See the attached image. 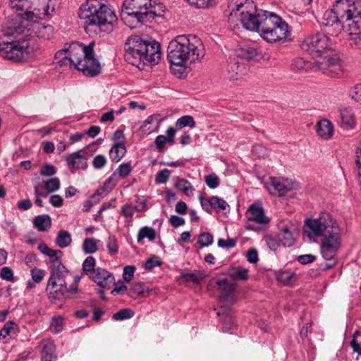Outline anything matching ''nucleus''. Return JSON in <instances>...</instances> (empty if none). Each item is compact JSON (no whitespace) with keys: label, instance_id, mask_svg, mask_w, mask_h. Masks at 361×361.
Segmentation results:
<instances>
[{"label":"nucleus","instance_id":"obj_1","mask_svg":"<svg viewBox=\"0 0 361 361\" xmlns=\"http://www.w3.org/2000/svg\"><path fill=\"white\" fill-rule=\"evenodd\" d=\"M231 15L240 13V20L245 29L256 31L267 42L273 43L288 37V25L274 13L257 8L251 0H229Z\"/></svg>","mask_w":361,"mask_h":361},{"label":"nucleus","instance_id":"obj_2","mask_svg":"<svg viewBox=\"0 0 361 361\" xmlns=\"http://www.w3.org/2000/svg\"><path fill=\"white\" fill-rule=\"evenodd\" d=\"M45 3L30 0H10V7L16 11V16L8 17L4 22L2 31L5 37H18L31 32L32 22L35 19L49 18L57 8V2Z\"/></svg>","mask_w":361,"mask_h":361},{"label":"nucleus","instance_id":"obj_3","mask_svg":"<svg viewBox=\"0 0 361 361\" xmlns=\"http://www.w3.org/2000/svg\"><path fill=\"white\" fill-rule=\"evenodd\" d=\"M205 54L204 44L195 35H180L173 39L168 45L167 58L173 71L184 72L188 63L200 61Z\"/></svg>","mask_w":361,"mask_h":361},{"label":"nucleus","instance_id":"obj_4","mask_svg":"<svg viewBox=\"0 0 361 361\" xmlns=\"http://www.w3.org/2000/svg\"><path fill=\"white\" fill-rule=\"evenodd\" d=\"M348 27V32H361V8L352 0H337L333 8L323 15L322 24L328 28L327 32L337 35Z\"/></svg>","mask_w":361,"mask_h":361},{"label":"nucleus","instance_id":"obj_5","mask_svg":"<svg viewBox=\"0 0 361 361\" xmlns=\"http://www.w3.org/2000/svg\"><path fill=\"white\" fill-rule=\"evenodd\" d=\"M303 238L310 243L319 244L320 248H338L341 243L340 228L327 212H322L317 218L305 220Z\"/></svg>","mask_w":361,"mask_h":361},{"label":"nucleus","instance_id":"obj_6","mask_svg":"<svg viewBox=\"0 0 361 361\" xmlns=\"http://www.w3.org/2000/svg\"><path fill=\"white\" fill-rule=\"evenodd\" d=\"M126 61L140 70L158 63L161 59L160 44L156 41L145 40L140 36L129 37L124 46Z\"/></svg>","mask_w":361,"mask_h":361},{"label":"nucleus","instance_id":"obj_7","mask_svg":"<svg viewBox=\"0 0 361 361\" xmlns=\"http://www.w3.org/2000/svg\"><path fill=\"white\" fill-rule=\"evenodd\" d=\"M78 16L85 20L87 27H94V32H110L117 21L116 16L109 6L100 0H87L80 6Z\"/></svg>","mask_w":361,"mask_h":361},{"label":"nucleus","instance_id":"obj_8","mask_svg":"<svg viewBox=\"0 0 361 361\" xmlns=\"http://www.w3.org/2000/svg\"><path fill=\"white\" fill-rule=\"evenodd\" d=\"M94 42H90L87 45L80 43L82 54V55H77L73 66V69L81 71L83 75L87 77H94L101 73L100 63L94 57Z\"/></svg>","mask_w":361,"mask_h":361},{"label":"nucleus","instance_id":"obj_9","mask_svg":"<svg viewBox=\"0 0 361 361\" xmlns=\"http://www.w3.org/2000/svg\"><path fill=\"white\" fill-rule=\"evenodd\" d=\"M17 40L8 41L0 37V55L8 60L19 61L26 59L30 53V44L24 35L13 36Z\"/></svg>","mask_w":361,"mask_h":361},{"label":"nucleus","instance_id":"obj_10","mask_svg":"<svg viewBox=\"0 0 361 361\" xmlns=\"http://www.w3.org/2000/svg\"><path fill=\"white\" fill-rule=\"evenodd\" d=\"M151 3L152 0H124L121 13L122 20L132 17L137 23H145L146 19L156 15L155 11H148Z\"/></svg>","mask_w":361,"mask_h":361},{"label":"nucleus","instance_id":"obj_11","mask_svg":"<svg viewBox=\"0 0 361 361\" xmlns=\"http://www.w3.org/2000/svg\"><path fill=\"white\" fill-rule=\"evenodd\" d=\"M41 251L49 257L51 274L48 281L66 282V276L68 274V270L61 263V258L63 252L61 250H41Z\"/></svg>","mask_w":361,"mask_h":361},{"label":"nucleus","instance_id":"obj_12","mask_svg":"<svg viewBox=\"0 0 361 361\" xmlns=\"http://www.w3.org/2000/svg\"><path fill=\"white\" fill-rule=\"evenodd\" d=\"M82 49L80 47V42H73L68 46L64 45V48L59 50L55 54V60L60 66H68L73 68L74 63L77 55H82Z\"/></svg>","mask_w":361,"mask_h":361},{"label":"nucleus","instance_id":"obj_13","mask_svg":"<svg viewBox=\"0 0 361 361\" xmlns=\"http://www.w3.org/2000/svg\"><path fill=\"white\" fill-rule=\"evenodd\" d=\"M302 48L310 53L320 56L324 51L331 49V43L324 33H317L305 39Z\"/></svg>","mask_w":361,"mask_h":361},{"label":"nucleus","instance_id":"obj_14","mask_svg":"<svg viewBox=\"0 0 361 361\" xmlns=\"http://www.w3.org/2000/svg\"><path fill=\"white\" fill-rule=\"evenodd\" d=\"M280 231L278 246L292 247L299 233L297 225L290 221L283 222L280 226Z\"/></svg>","mask_w":361,"mask_h":361},{"label":"nucleus","instance_id":"obj_15","mask_svg":"<svg viewBox=\"0 0 361 361\" xmlns=\"http://www.w3.org/2000/svg\"><path fill=\"white\" fill-rule=\"evenodd\" d=\"M315 67L323 73L334 76L341 70V61L338 57L326 56L315 62Z\"/></svg>","mask_w":361,"mask_h":361},{"label":"nucleus","instance_id":"obj_16","mask_svg":"<svg viewBox=\"0 0 361 361\" xmlns=\"http://www.w3.org/2000/svg\"><path fill=\"white\" fill-rule=\"evenodd\" d=\"M46 293L51 302H62L66 298V294L68 293L66 282L47 281Z\"/></svg>","mask_w":361,"mask_h":361},{"label":"nucleus","instance_id":"obj_17","mask_svg":"<svg viewBox=\"0 0 361 361\" xmlns=\"http://www.w3.org/2000/svg\"><path fill=\"white\" fill-rule=\"evenodd\" d=\"M270 194L279 197L284 196L294 188L293 183L283 178H271L267 186Z\"/></svg>","mask_w":361,"mask_h":361},{"label":"nucleus","instance_id":"obj_18","mask_svg":"<svg viewBox=\"0 0 361 361\" xmlns=\"http://www.w3.org/2000/svg\"><path fill=\"white\" fill-rule=\"evenodd\" d=\"M210 285L213 286L219 292V297L221 301L230 300L235 288V284L230 282L227 279H213L210 281Z\"/></svg>","mask_w":361,"mask_h":361},{"label":"nucleus","instance_id":"obj_19","mask_svg":"<svg viewBox=\"0 0 361 361\" xmlns=\"http://www.w3.org/2000/svg\"><path fill=\"white\" fill-rule=\"evenodd\" d=\"M54 28L51 25H44V24H36L35 20L32 22L31 25V32L29 35L27 32H24L23 34H20V35H24L25 39H28L29 37H32V34L37 36L38 38H41L42 39L47 40L49 39L54 34Z\"/></svg>","mask_w":361,"mask_h":361},{"label":"nucleus","instance_id":"obj_20","mask_svg":"<svg viewBox=\"0 0 361 361\" xmlns=\"http://www.w3.org/2000/svg\"><path fill=\"white\" fill-rule=\"evenodd\" d=\"M39 348H40L41 361L56 360V345L51 338L42 339L39 343Z\"/></svg>","mask_w":361,"mask_h":361},{"label":"nucleus","instance_id":"obj_21","mask_svg":"<svg viewBox=\"0 0 361 361\" xmlns=\"http://www.w3.org/2000/svg\"><path fill=\"white\" fill-rule=\"evenodd\" d=\"M247 218L250 221H255L258 224H268L270 219L264 214V210L260 202H255L248 208L247 211Z\"/></svg>","mask_w":361,"mask_h":361},{"label":"nucleus","instance_id":"obj_22","mask_svg":"<svg viewBox=\"0 0 361 361\" xmlns=\"http://www.w3.org/2000/svg\"><path fill=\"white\" fill-rule=\"evenodd\" d=\"M65 159L68 166L75 170L86 169L88 166L85 152L82 149L68 154Z\"/></svg>","mask_w":361,"mask_h":361},{"label":"nucleus","instance_id":"obj_23","mask_svg":"<svg viewBox=\"0 0 361 361\" xmlns=\"http://www.w3.org/2000/svg\"><path fill=\"white\" fill-rule=\"evenodd\" d=\"M99 286L102 288H109L110 285L114 282L113 274L104 269L97 268L93 274L90 276Z\"/></svg>","mask_w":361,"mask_h":361},{"label":"nucleus","instance_id":"obj_24","mask_svg":"<svg viewBox=\"0 0 361 361\" xmlns=\"http://www.w3.org/2000/svg\"><path fill=\"white\" fill-rule=\"evenodd\" d=\"M339 126L344 130H350L355 127L356 120L353 109L350 107H342L339 109Z\"/></svg>","mask_w":361,"mask_h":361},{"label":"nucleus","instance_id":"obj_25","mask_svg":"<svg viewBox=\"0 0 361 361\" xmlns=\"http://www.w3.org/2000/svg\"><path fill=\"white\" fill-rule=\"evenodd\" d=\"M205 274L200 271L188 272L185 270H180L178 281L180 283L194 285L200 284L205 278Z\"/></svg>","mask_w":361,"mask_h":361},{"label":"nucleus","instance_id":"obj_26","mask_svg":"<svg viewBox=\"0 0 361 361\" xmlns=\"http://www.w3.org/2000/svg\"><path fill=\"white\" fill-rule=\"evenodd\" d=\"M317 133L322 138L329 140L334 134V126L327 119L321 120L317 123Z\"/></svg>","mask_w":361,"mask_h":361},{"label":"nucleus","instance_id":"obj_27","mask_svg":"<svg viewBox=\"0 0 361 361\" xmlns=\"http://www.w3.org/2000/svg\"><path fill=\"white\" fill-rule=\"evenodd\" d=\"M274 275L277 281L285 286H291L296 281L295 273L289 269L276 271Z\"/></svg>","mask_w":361,"mask_h":361},{"label":"nucleus","instance_id":"obj_28","mask_svg":"<svg viewBox=\"0 0 361 361\" xmlns=\"http://www.w3.org/2000/svg\"><path fill=\"white\" fill-rule=\"evenodd\" d=\"M175 134V129L173 127H169L166 130V137L160 135L155 138L154 143L159 152H161L164 149L166 143H169L171 145L174 143Z\"/></svg>","mask_w":361,"mask_h":361},{"label":"nucleus","instance_id":"obj_29","mask_svg":"<svg viewBox=\"0 0 361 361\" xmlns=\"http://www.w3.org/2000/svg\"><path fill=\"white\" fill-rule=\"evenodd\" d=\"M227 274L235 281H247L248 269L241 267H232L227 269Z\"/></svg>","mask_w":361,"mask_h":361},{"label":"nucleus","instance_id":"obj_30","mask_svg":"<svg viewBox=\"0 0 361 361\" xmlns=\"http://www.w3.org/2000/svg\"><path fill=\"white\" fill-rule=\"evenodd\" d=\"M33 225L39 231H46L51 226V217L48 214L35 216L32 221Z\"/></svg>","mask_w":361,"mask_h":361},{"label":"nucleus","instance_id":"obj_31","mask_svg":"<svg viewBox=\"0 0 361 361\" xmlns=\"http://www.w3.org/2000/svg\"><path fill=\"white\" fill-rule=\"evenodd\" d=\"M126 149L123 143L115 144L109 151V157L112 161L118 162L124 156Z\"/></svg>","mask_w":361,"mask_h":361},{"label":"nucleus","instance_id":"obj_32","mask_svg":"<svg viewBox=\"0 0 361 361\" xmlns=\"http://www.w3.org/2000/svg\"><path fill=\"white\" fill-rule=\"evenodd\" d=\"M146 290L147 288L143 283L134 282L128 289V294L130 298L135 299L139 297H144Z\"/></svg>","mask_w":361,"mask_h":361},{"label":"nucleus","instance_id":"obj_33","mask_svg":"<svg viewBox=\"0 0 361 361\" xmlns=\"http://www.w3.org/2000/svg\"><path fill=\"white\" fill-rule=\"evenodd\" d=\"M157 236V233L154 228L143 226L140 228L137 235V240L138 243H141L144 238H147L150 241H153Z\"/></svg>","mask_w":361,"mask_h":361},{"label":"nucleus","instance_id":"obj_34","mask_svg":"<svg viewBox=\"0 0 361 361\" xmlns=\"http://www.w3.org/2000/svg\"><path fill=\"white\" fill-rule=\"evenodd\" d=\"M243 68H244V67L240 65V62L237 58L230 57L228 59L227 70L231 78H234L236 75L240 73Z\"/></svg>","mask_w":361,"mask_h":361},{"label":"nucleus","instance_id":"obj_35","mask_svg":"<svg viewBox=\"0 0 361 361\" xmlns=\"http://www.w3.org/2000/svg\"><path fill=\"white\" fill-rule=\"evenodd\" d=\"M71 243V235L67 231H59L56 238V245L61 247L64 248L68 247Z\"/></svg>","mask_w":361,"mask_h":361},{"label":"nucleus","instance_id":"obj_36","mask_svg":"<svg viewBox=\"0 0 361 361\" xmlns=\"http://www.w3.org/2000/svg\"><path fill=\"white\" fill-rule=\"evenodd\" d=\"M146 209V203L142 202V208L138 209L136 206H133L130 204H126L123 205L121 210V214L130 220L132 219L133 216L135 212H140Z\"/></svg>","mask_w":361,"mask_h":361},{"label":"nucleus","instance_id":"obj_37","mask_svg":"<svg viewBox=\"0 0 361 361\" xmlns=\"http://www.w3.org/2000/svg\"><path fill=\"white\" fill-rule=\"evenodd\" d=\"M312 66V63L304 59L298 57L293 60L291 69L297 71H307Z\"/></svg>","mask_w":361,"mask_h":361},{"label":"nucleus","instance_id":"obj_38","mask_svg":"<svg viewBox=\"0 0 361 361\" xmlns=\"http://www.w3.org/2000/svg\"><path fill=\"white\" fill-rule=\"evenodd\" d=\"M176 188L183 192L187 196H191L192 195V192L194 190L192 184L190 181L182 178L178 180L176 184Z\"/></svg>","mask_w":361,"mask_h":361},{"label":"nucleus","instance_id":"obj_39","mask_svg":"<svg viewBox=\"0 0 361 361\" xmlns=\"http://www.w3.org/2000/svg\"><path fill=\"white\" fill-rule=\"evenodd\" d=\"M41 183L43 184L44 189L48 192L52 193L57 191L60 188V180L58 178H51L47 180H44Z\"/></svg>","mask_w":361,"mask_h":361},{"label":"nucleus","instance_id":"obj_40","mask_svg":"<svg viewBox=\"0 0 361 361\" xmlns=\"http://www.w3.org/2000/svg\"><path fill=\"white\" fill-rule=\"evenodd\" d=\"M235 329L234 319L230 314H226L222 321V330L225 333L233 334Z\"/></svg>","mask_w":361,"mask_h":361},{"label":"nucleus","instance_id":"obj_41","mask_svg":"<svg viewBox=\"0 0 361 361\" xmlns=\"http://www.w3.org/2000/svg\"><path fill=\"white\" fill-rule=\"evenodd\" d=\"M176 126L178 129H182L186 126L194 128L195 121L192 116L186 115L179 118L176 122Z\"/></svg>","mask_w":361,"mask_h":361},{"label":"nucleus","instance_id":"obj_42","mask_svg":"<svg viewBox=\"0 0 361 361\" xmlns=\"http://www.w3.org/2000/svg\"><path fill=\"white\" fill-rule=\"evenodd\" d=\"M212 209L216 210V212H219L221 211H226V210L228 211L229 205L223 199H221L217 196H212Z\"/></svg>","mask_w":361,"mask_h":361},{"label":"nucleus","instance_id":"obj_43","mask_svg":"<svg viewBox=\"0 0 361 361\" xmlns=\"http://www.w3.org/2000/svg\"><path fill=\"white\" fill-rule=\"evenodd\" d=\"M163 264L161 258L156 255H152L142 263V267L146 270H151L154 267H160Z\"/></svg>","mask_w":361,"mask_h":361},{"label":"nucleus","instance_id":"obj_44","mask_svg":"<svg viewBox=\"0 0 361 361\" xmlns=\"http://www.w3.org/2000/svg\"><path fill=\"white\" fill-rule=\"evenodd\" d=\"M213 235L208 232L201 233L197 238V244L200 247H208L213 243Z\"/></svg>","mask_w":361,"mask_h":361},{"label":"nucleus","instance_id":"obj_45","mask_svg":"<svg viewBox=\"0 0 361 361\" xmlns=\"http://www.w3.org/2000/svg\"><path fill=\"white\" fill-rule=\"evenodd\" d=\"M134 316V312L130 309L125 308L114 313L112 318L116 321L130 319Z\"/></svg>","mask_w":361,"mask_h":361},{"label":"nucleus","instance_id":"obj_46","mask_svg":"<svg viewBox=\"0 0 361 361\" xmlns=\"http://www.w3.org/2000/svg\"><path fill=\"white\" fill-rule=\"evenodd\" d=\"M63 319L61 316L53 317L49 326L50 330L55 334L61 332L63 327Z\"/></svg>","mask_w":361,"mask_h":361},{"label":"nucleus","instance_id":"obj_47","mask_svg":"<svg viewBox=\"0 0 361 361\" xmlns=\"http://www.w3.org/2000/svg\"><path fill=\"white\" fill-rule=\"evenodd\" d=\"M95 266V259L94 257L89 256L87 257L82 264V269L87 275H91L93 274V271L96 269H94Z\"/></svg>","mask_w":361,"mask_h":361},{"label":"nucleus","instance_id":"obj_48","mask_svg":"<svg viewBox=\"0 0 361 361\" xmlns=\"http://www.w3.org/2000/svg\"><path fill=\"white\" fill-rule=\"evenodd\" d=\"M164 10L165 6L162 4H158L156 6H153L151 4V6H149L148 11H155L156 15H153V16L149 19H146V20H145V23L151 22L156 17H162L164 16Z\"/></svg>","mask_w":361,"mask_h":361},{"label":"nucleus","instance_id":"obj_49","mask_svg":"<svg viewBox=\"0 0 361 361\" xmlns=\"http://www.w3.org/2000/svg\"><path fill=\"white\" fill-rule=\"evenodd\" d=\"M350 345L353 350L361 355V332L357 331L355 332L353 338L350 342Z\"/></svg>","mask_w":361,"mask_h":361},{"label":"nucleus","instance_id":"obj_50","mask_svg":"<svg viewBox=\"0 0 361 361\" xmlns=\"http://www.w3.org/2000/svg\"><path fill=\"white\" fill-rule=\"evenodd\" d=\"M171 175V171L167 169H164L157 172L156 174L155 181L158 184H162L166 183Z\"/></svg>","mask_w":361,"mask_h":361},{"label":"nucleus","instance_id":"obj_51","mask_svg":"<svg viewBox=\"0 0 361 361\" xmlns=\"http://www.w3.org/2000/svg\"><path fill=\"white\" fill-rule=\"evenodd\" d=\"M204 181L207 185L212 188H216L219 185V178L214 173H210L204 177Z\"/></svg>","mask_w":361,"mask_h":361},{"label":"nucleus","instance_id":"obj_52","mask_svg":"<svg viewBox=\"0 0 361 361\" xmlns=\"http://www.w3.org/2000/svg\"><path fill=\"white\" fill-rule=\"evenodd\" d=\"M30 275L34 282L39 283L45 276V271L38 268H33L30 270Z\"/></svg>","mask_w":361,"mask_h":361},{"label":"nucleus","instance_id":"obj_53","mask_svg":"<svg viewBox=\"0 0 361 361\" xmlns=\"http://www.w3.org/2000/svg\"><path fill=\"white\" fill-rule=\"evenodd\" d=\"M132 167L129 163H123L119 165L115 173H117L121 178L127 177L131 172Z\"/></svg>","mask_w":361,"mask_h":361},{"label":"nucleus","instance_id":"obj_54","mask_svg":"<svg viewBox=\"0 0 361 361\" xmlns=\"http://www.w3.org/2000/svg\"><path fill=\"white\" fill-rule=\"evenodd\" d=\"M16 324L13 321H8L5 323L3 328L0 330V340L5 338L8 336L11 331L16 326Z\"/></svg>","mask_w":361,"mask_h":361},{"label":"nucleus","instance_id":"obj_55","mask_svg":"<svg viewBox=\"0 0 361 361\" xmlns=\"http://www.w3.org/2000/svg\"><path fill=\"white\" fill-rule=\"evenodd\" d=\"M190 5L195 6L198 8H205L212 6L214 2L213 0H185Z\"/></svg>","mask_w":361,"mask_h":361},{"label":"nucleus","instance_id":"obj_56","mask_svg":"<svg viewBox=\"0 0 361 361\" xmlns=\"http://www.w3.org/2000/svg\"><path fill=\"white\" fill-rule=\"evenodd\" d=\"M135 271V267L133 265L126 266L123 269V279L126 282H129L132 280Z\"/></svg>","mask_w":361,"mask_h":361},{"label":"nucleus","instance_id":"obj_57","mask_svg":"<svg viewBox=\"0 0 361 361\" xmlns=\"http://www.w3.org/2000/svg\"><path fill=\"white\" fill-rule=\"evenodd\" d=\"M106 163V159L104 155H96L92 160V165L94 169H100L103 168Z\"/></svg>","mask_w":361,"mask_h":361},{"label":"nucleus","instance_id":"obj_58","mask_svg":"<svg viewBox=\"0 0 361 361\" xmlns=\"http://www.w3.org/2000/svg\"><path fill=\"white\" fill-rule=\"evenodd\" d=\"M56 173V169L54 166L46 164L44 165L40 171V174L44 176H51Z\"/></svg>","mask_w":361,"mask_h":361},{"label":"nucleus","instance_id":"obj_59","mask_svg":"<svg viewBox=\"0 0 361 361\" xmlns=\"http://www.w3.org/2000/svg\"><path fill=\"white\" fill-rule=\"evenodd\" d=\"M355 166L357 169V180L361 183V141L360 142V147L356 151Z\"/></svg>","mask_w":361,"mask_h":361},{"label":"nucleus","instance_id":"obj_60","mask_svg":"<svg viewBox=\"0 0 361 361\" xmlns=\"http://www.w3.org/2000/svg\"><path fill=\"white\" fill-rule=\"evenodd\" d=\"M26 242L27 245L30 247L37 246V248H49L46 243L35 238H27Z\"/></svg>","mask_w":361,"mask_h":361},{"label":"nucleus","instance_id":"obj_61","mask_svg":"<svg viewBox=\"0 0 361 361\" xmlns=\"http://www.w3.org/2000/svg\"><path fill=\"white\" fill-rule=\"evenodd\" d=\"M0 276L2 279L11 281L13 279V272L8 267H4L1 269Z\"/></svg>","mask_w":361,"mask_h":361},{"label":"nucleus","instance_id":"obj_62","mask_svg":"<svg viewBox=\"0 0 361 361\" xmlns=\"http://www.w3.org/2000/svg\"><path fill=\"white\" fill-rule=\"evenodd\" d=\"M257 55V50L252 47H247L242 49L241 56L247 60L254 59Z\"/></svg>","mask_w":361,"mask_h":361},{"label":"nucleus","instance_id":"obj_63","mask_svg":"<svg viewBox=\"0 0 361 361\" xmlns=\"http://www.w3.org/2000/svg\"><path fill=\"white\" fill-rule=\"evenodd\" d=\"M218 246L220 247L233 248L236 246V241L233 238H228L227 240L219 239L218 240Z\"/></svg>","mask_w":361,"mask_h":361},{"label":"nucleus","instance_id":"obj_64","mask_svg":"<svg viewBox=\"0 0 361 361\" xmlns=\"http://www.w3.org/2000/svg\"><path fill=\"white\" fill-rule=\"evenodd\" d=\"M350 97L355 101L361 102V85L354 87L353 90L350 92Z\"/></svg>","mask_w":361,"mask_h":361}]
</instances>
